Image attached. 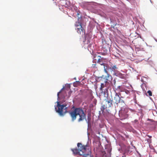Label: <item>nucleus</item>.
I'll return each instance as SVG.
<instances>
[{"label": "nucleus", "instance_id": "19", "mask_svg": "<svg viewBox=\"0 0 157 157\" xmlns=\"http://www.w3.org/2000/svg\"><path fill=\"white\" fill-rule=\"evenodd\" d=\"M96 64H92V67L93 68H97V67H96Z\"/></svg>", "mask_w": 157, "mask_h": 157}, {"label": "nucleus", "instance_id": "18", "mask_svg": "<svg viewBox=\"0 0 157 157\" xmlns=\"http://www.w3.org/2000/svg\"><path fill=\"white\" fill-rule=\"evenodd\" d=\"M100 59H101V60H102V61H104V60H106V59H105V58H103V57H102V58H101H101H100Z\"/></svg>", "mask_w": 157, "mask_h": 157}, {"label": "nucleus", "instance_id": "2", "mask_svg": "<svg viewBox=\"0 0 157 157\" xmlns=\"http://www.w3.org/2000/svg\"><path fill=\"white\" fill-rule=\"evenodd\" d=\"M71 117V120L74 121L76 120L77 117H78V121L80 122L82 121L86 118V114H85L82 109L78 108H75L74 109L68 112Z\"/></svg>", "mask_w": 157, "mask_h": 157}, {"label": "nucleus", "instance_id": "26", "mask_svg": "<svg viewBox=\"0 0 157 157\" xmlns=\"http://www.w3.org/2000/svg\"><path fill=\"white\" fill-rule=\"evenodd\" d=\"M107 82V81H106L105 82V83H106Z\"/></svg>", "mask_w": 157, "mask_h": 157}, {"label": "nucleus", "instance_id": "14", "mask_svg": "<svg viewBox=\"0 0 157 157\" xmlns=\"http://www.w3.org/2000/svg\"><path fill=\"white\" fill-rule=\"evenodd\" d=\"M105 86V85L104 83H101L100 90H101L102 91L103 89Z\"/></svg>", "mask_w": 157, "mask_h": 157}, {"label": "nucleus", "instance_id": "4", "mask_svg": "<svg viewBox=\"0 0 157 157\" xmlns=\"http://www.w3.org/2000/svg\"><path fill=\"white\" fill-rule=\"evenodd\" d=\"M100 58H101V56H98L96 54L94 55V58L93 61L96 62H97L99 65L103 66V68L105 69V67H106V64L105 63H103V61L101 59H100Z\"/></svg>", "mask_w": 157, "mask_h": 157}, {"label": "nucleus", "instance_id": "30", "mask_svg": "<svg viewBox=\"0 0 157 157\" xmlns=\"http://www.w3.org/2000/svg\"><path fill=\"white\" fill-rule=\"evenodd\" d=\"M122 157H124L123 156H122Z\"/></svg>", "mask_w": 157, "mask_h": 157}, {"label": "nucleus", "instance_id": "16", "mask_svg": "<svg viewBox=\"0 0 157 157\" xmlns=\"http://www.w3.org/2000/svg\"><path fill=\"white\" fill-rule=\"evenodd\" d=\"M147 93L148 94V95L150 96L152 95V93L150 90H148L147 91Z\"/></svg>", "mask_w": 157, "mask_h": 157}, {"label": "nucleus", "instance_id": "7", "mask_svg": "<svg viewBox=\"0 0 157 157\" xmlns=\"http://www.w3.org/2000/svg\"><path fill=\"white\" fill-rule=\"evenodd\" d=\"M102 47V51H103V52L101 51L100 52H97L98 54H101L103 56H106L107 54V52H108V49Z\"/></svg>", "mask_w": 157, "mask_h": 157}, {"label": "nucleus", "instance_id": "15", "mask_svg": "<svg viewBox=\"0 0 157 157\" xmlns=\"http://www.w3.org/2000/svg\"><path fill=\"white\" fill-rule=\"evenodd\" d=\"M108 107L107 106V104L106 103V105H103L101 108V109L103 111L106 108Z\"/></svg>", "mask_w": 157, "mask_h": 157}, {"label": "nucleus", "instance_id": "11", "mask_svg": "<svg viewBox=\"0 0 157 157\" xmlns=\"http://www.w3.org/2000/svg\"><path fill=\"white\" fill-rule=\"evenodd\" d=\"M113 86L115 87L117 86V88L120 89L121 88V86H118L117 85V84L116 83V79H114L113 80Z\"/></svg>", "mask_w": 157, "mask_h": 157}, {"label": "nucleus", "instance_id": "29", "mask_svg": "<svg viewBox=\"0 0 157 157\" xmlns=\"http://www.w3.org/2000/svg\"><path fill=\"white\" fill-rule=\"evenodd\" d=\"M63 88H62V90H63Z\"/></svg>", "mask_w": 157, "mask_h": 157}, {"label": "nucleus", "instance_id": "21", "mask_svg": "<svg viewBox=\"0 0 157 157\" xmlns=\"http://www.w3.org/2000/svg\"><path fill=\"white\" fill-rule=\"evenodd\" d=\"M143 78H145V77H144V76H143L142 77V78H141V81L143 82H144V79H143Z\"/></svg>", "mask_w": 157, "mask_h": 157}, {"label": "nucleus", "instance_id": "9", "mask_svg": "<svg viewBox=\"0 0 157 157\" xmlns=\"http://www.w3.org/2000/svg\"><path fill=\"white\" fill-rule=\"evenodd\" d=\"M106 103L107 104V106L108 107H111L112 105V102H113V100H111L110 99L106 101Z\"/></svg>", "mask_w": 157, "mask_h": 157}, {"label": "nucleus", "instance_id": "23", "mask_svg": "<svg viewBox=\"0 0 157 157\" xmlns=\"http://www.w3.org/2000/svg\"><path fill=\"white\" fill-rule=\"evenodd\" d=\"M90 43V40H88L87 41V44H89Z\"/></svg>", "mask_w": 157, "mask_h": 157}, {"label": "nucleus", "instance_id": "1", "mask_svg": "<svg viewBox=\"0 0 157 157\" xmlns=\"http://www.w3.org/2000/svg\"><path fill=\"white\" fill-rule=\"evenodd\" d=\"M78 149H71L74 154H78L82 157H92L91 155L90 147L88 145H83L80 143L77 144Z\"/></svg>", "mask_w": 157, "mask_h": 157}, {"label": "nucleus", "instance_id": "24", "mask_svg": "<svg viewBox=\"0 0 157 157\" xmlns=\"http://www.w3.org/2000/svg\"><path fill=\"white\" fill-rule=\"evenodd\" d=\"M90 44L88 45V46H87V47H88V48L89 47H90Z\"/></svg>", "mask_w": 157, "mask_h": 157}, {"label": "nucleus", "instance_id": "17", "mask_svg": "<svg viewBox=\"0 0 157 157\" xmlns=\"http://www.w3.org/2000/svg\"><path fill=\"white\" fill-rule=\"evenodd\" d=\"M90 120H91L90 117H89L88 116V119H87L88 121H87V123H88V124H89V123H90Z\"/></svg>", "mask_w": 157, "mask_h": 157}, {"label": "nucleus", "instance_id": "10", "mask_svg": "<svg viewBox=\"0 0 157 157\" xmlns=\"http://www.w3.org/2000/svg\"><path fill=\"white\" fill-rule=\"evenodd\" d=\"M76 28H75L76 30H77L79 29L82 27L81 25V24L80 23L78 22V23H77L76 24H75Z\"/></svg>", "mask_w": 157, "mask_h": 157}, {"label": "nucleus", "instance_id": "20", "mask_svg": "<svg viewBox=\"0 0 157 157\" xmlns=\"http://www.w3.org/2000/svg\"><path fill=\"white\" fill-rule=\"evenodd\" d=\"M112 69H117V67L116 65H113L112 66Z\"/></svg>", "mask_w": 157, "mask_h": 157}, {"label": "nucleus", "instance_id": "25", "mask_svg": "<svg viewBox=\"0 0 157 157\" xmlns=\"http://www.w3.org/2000/svg\"><path fill=\"white\" fill-rule=\"evenodd\" d=\"M149 137H150V138H151V136H149Z\"/></svg>", "mask_w": 157, "mask_h": 157}, {"label": "nucleus", "instance_id": "13", "mask_svg": "<svg viewBox=\"0 0 157 157\" xmlns=\"http://www.w3.org/2000/svg\"><path fill=\"white\" fill-rule=\"evenodd\" d=\"M144 86L145 87H146V85L145 83H143L141 85V87L142 88L143 90V91H144L145 92H146V90H145V88L144 87Z\"/></svg>", "mask_w": 157, "mask_h": 157}, {"label": "nucleus", "instance_id": "5", "mask_svg": "<svg viewBox=\"0 0 157 157\" xmlns=\"http://www.w3.org/2000/svg\"><path fill=\"white\" fill-rule=\"evenodd\" d=\"M128 110L127 108H124L123 110L122 109L119 111V114L120 117L121 118V120L124 119L128 117Z\"/></svg>", "mask_w": 157, "mask_h": 157}, {"label": "nucleus", "instance_id": "22", "mask_svg": "<svg viewBox=\"0 0 157 157\" xmlns=\"http://www.w3.org/2000/svg\"><path fill=\"white\" fill-rule=\"evenodd\" d=\"M61 90L59 91V92H58L57 93V96H58V98H59V94L61 92Z\"/></svg>", "mask_w": 157, "mask_h": 157}, {"label": "nucleus", "instance_id": "3", "mask_svg": "<svg viewBox=\"0 0 157 157\" xmlns=\"http://www.w3.org/2000/svg\"><path fill=\"white\" fill-rule=\"evenodd\" d=\"M57 106L55 108L56 112L61 116L64 115L68 112L66 105L63 104L61 105L59 102H57Z\"/></svg>", "mask_w": 157, "mask_h": 157}, {"label": "nucleus", "instance_id": "12", "mask_svg": "<svg viewBox=\"0 0 157 157\" xmlns=\"http://www.w3.org/2000/svg\"><path fill=\"white\" fill-rule=\"evenodd\" d=\"M104 70L105 71L107 74L108 77L110 78V80L109 79V80L107 79V80H108L109 81H110V82L111 81V80L112 78L111 76L109 75V74L108 73V72L107 71V70H108V69H104ZM109 70V69H108V70Z\"/></svg>", "mask_w": 157, "mask_h": 157}, {"label": "nucleus", "instance_id": "8", "mask_svg": "<svg viewBox=\"0 0 157 157\" xmlns=\"http://www.w3.org/2000/svg\"><path fill=\"white\" fill-rule=\"evenodd\" d=\"M77 31L78 33L82 35H83L85 34V30L82 27L79 29L77 30Z\"/></svg>", "mask_w": 157, "mask_h": 157}, {"label": "nucleus", "instance_id": "28", "mask_svg": "<svg viewBox=\"0 0 157 157\" xmlns=\"http://www.w3.org/2000/svg\"><path fill=\"white\" fill-rule=\"evenodd\" d=\"M77 14H78V15H79V13H77Z\"/></svg>", "mask_w": 157, "mask_h": 157}, {"label": "nucleus", "instance_id": "27", "mask_svg": "<svg viewBox=\"0 0 157 157\" xmlns=\"http://www.w3.org/2000/svg\"><path fill=\"white\" fill-rule=\"evenodd\" d=\"M96 59L97 60H98V58H96Z\"/></svg>", "mask_w": 157, "mask_h": 157}, {"label": "nucleus", "instance_id": "6", "mask_svg": "<svg viewBox=\"0 0 157 157\" xmlns=\"http://www.w3.org/2000/svg\"><path fill=\"white\" fill-rule=\"evenodd\" d=\"M122 98V97H121V95L120 93H116L115 96L112 100L115 103L118 104L120 102H124V101L121 99V98Z\"/></svg>", "mask_w": 157, "mask_h": 157}]
</instances>
